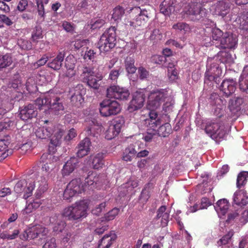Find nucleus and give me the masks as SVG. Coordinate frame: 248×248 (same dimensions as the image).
Listing matches in <instances>:
<instances>
[{
  "instance_id": "49530a36",
  "label": "nucleus",
  "mask_w": 248,
  "mask_h": 248,
  "mask_svg": "<svg viewBox=\"0 0 248 248\" xmlns=\"http://www.w3.org/2000/svg\"><path fill=\"white\" fill-rule=\"evenodd\" d=\"M233 235L232 232H229L226 235L223 236L218 242V246H222L221 248H229V246H226V245L229 244V242L232 236Z\"/></svg>"
},
{
  "instance_id": "338daca9",
  "label": "nucleus",
  "mask_w": 248,
  "mask_h": 248,
  "mask_svg": "<svg viewBox=\"0 0 248 248\" xmlns=\"http://www.w3.org/2000/svg\"><path fill=\"white\" fill-rule=\"evenodd\" d=\"M120 75L119 70H112L109 74V79L112 81L115 82L117 81Z\"/></svg>"
},
{
  "instance_id": "4468645a",
  "label": "nucleus",
  "mask_w": 248,
  "mask_h": 248,
  "mask_svg": "<svg viewBox=\"0 0 248 248\" xmlns=\"http://www.w3.org/2000/svg\"><path fill=\"white\" fill-rule=\"evenodd\" d=\"M144 92V90H140L134 93L133 98L128 108L130 112L137 110L143 107L145 97Z\"/></svg>"
},
{
  "instance_id": "f03ea898",
  "label": "nucleus",
  "mask_w": 248,
  "mask_h": 248,
  "mask_svg": "<svg viewBox=\"0 0 248 248\" xmlns=\"http://www.w3.org/2000/svg\"><path fill=\"white\" fill-rule=\"evenodd\" d=\"M163 103V109L166 111L171 109L173 101L169 95L166 89H155L151 91L148 95L147 108L149 109H157Z\"/></svg>"
},
{
  "instance_id": "412c9836",
  "label": "nucleus",
  "mask_w": 248,
  "mask_h": 248,
  "mask_svg": "<svg viewBox=\"0 0 248 248\" xmlns=\"http://www.w3.org/2000/svg\"><path fill=\"white\" fill-rule=\"evenodd\" d=\"M138 186V181L135 178H131L126 183L124 184L118 189L120 196H124L132 192L133 189Z\"/></svg>"
},
{
  "instance_id": "72a5a7b5",
  "label": "nucleus",
  "mask_w": 248,
  "mask_h": 248,
  "mask_svg": "<svg viewBox=\"0 0 248 248\" xmlns=\"http://www.w3.org/2000/svg\"><path fill=\"white\" fill-rule=\"evenodd\" d=\"M41 204V201L39 199L36 198L32 200L29 203H27L26 207L22 211V213L23 215H28L31 213L39 208Z\"/></svg>"
},
{
  "instance_id": "f704fd0d",
  "label": "nucleus",
  "mask_w": 248,
  "mask_h": 248,
  "mask_svg": "<svg viewBox=\"0 0 248 248\" xmlns=\"http://www.w3.org/2000/svg\"><path fill=\"white\" fill-rule=\"evenodd\" d=\"M236 24L241 30L248 31V12H245L235 20Z\"/></svg>"
},
{
  "instance_id": "9b49d317",
  "label": "nucleus",
  "mask_w": 248,
  "mask_h": 248,
  "mask_svg": "<svg viewBox=\"0 0 248 248\" xmlns=\"http://www.w3.org/2000/svg\"><path fill=\"white\" fill-rule=\"evenodd\" d=\"M35 187V178L31 176L27 180L19 181L14 187L15 192L18 194L23 193V198L27 199L32 194Z\"/></svg>"
},
{
  "instance_id": "aec40b11",
  "label": "nucleus",
  "mask_w": 248,
  "mask_h": 248,
  "mask_svg": "<svg viewBox=\"0 0 248 248\" xmlns=\"http://www.w3.org/2000/svg\"><path fill=\"white\" fill-rule=\"evenodd\" d=\"M236 84V81L233 79H224L221 83L220 90L228 97L234 92Z\"/></svg>"
},
{
  "instance_id": "a211bd4d",
  "label": "nucleus",
  "mask_w": 248,
  "mask_h": 248,
  "mask_svg": "<svg viewBox=\"0 0 248 248\" xmlns=\"http://www.w3.org/2000/svg\"><path fill=\"white\" fill-rule=\"evenodd\" d=\"M220 47L223 48H235L237 45V39L232 33L226 32L220 40Z\"/></svg>"
},
{
  "instance_id": "680f3d73",
  "label": "nucleus",
  "mask_w": 248,
  "mask_h": 248,
  "mask_svg": "<svg viewBox=\"0 0 248 248\" xmlns=\"http://www.w3.org/2000/svg\"><path fill=\"white\" fill-rule=\"evenodd\" d=\"M57 244L56 243L55 238H47L46 243L43 245L42 248H56Z\"/></svg>"
},
{
  "instance_id": "f3484780",
  "label": "nucleus",
  "mask_w": 248,
  "mask_h": 248,
  "mask_svg": "<svg viewBox=\"0 0 248 248\" xmlns=\"http://www.w3.org/2000/svg\"><path fill=\"white\" fill-rule=\"evenodd\" d=\"M85 89L81 84H78L70 90L71 101L76 105H81L84 101L83 95L85 94Z\"/></svg>"
},
{
  "instance_id": "13d9d810",
  "label": "nucleus",
  "mask_w": 248,
  "mask_h": 248,
  "mask_svg": "<svg viewBox=\"0 0 248 248\" xmlns=\"http://www.w3.org/2000/svg\"><path fill=\"white\" fill-rule=\"evenodd\" d=\"M14 123L9 119H5L3 122H0V131L10 129Z\"/></svg>"
},
{
  "instance_id": "8fccbe9b",
  "label": "nucleus",
  "mask_w": 248,
  "mask_h": 248,
  "mask_svg": "<svg viewBox=\"0 0 248 248\" xmlns=\"http://www.w3.org/2000/svg\"><path fill=\"white\" fill-rule=\"evenodd\" d=\"M248 177V172L243 171L240 172L237 176L236 185L238 188H240L242 186L245 185L247 179Z\"/></svg>"
},
{
  "instance_id": "5fc2aeb1",
  "label": "nucleus",
  "mask_w": 248,
  "mask_h": 248,
  "mask_svg": "<svg viewBox=\"0 0 248 248\" xmlns=\"http://www.w3.org/2000/svg\"><path fill=\"white\" fill-rule=\"evenodd\" d=\"M76 60L73 55H69L65 59V66L66 68H75Z\"/></svg>"
},
{
  "instance_id": "58836bf2",
  "label": "nucleus",
  "mask_w": 248,
  "mask_h": 248,
  "mask_svg": "<svg viewBox=\"0 0 248 248\" xmlns=\"http://www.w3.org/2000/svg\"><path fill=\"white\" fill-rule=\"evenodd\" d=\"M137 151L132 145L125 148L123 155V160L128 162L131 161L136 155Z\"/></svg>"
},
{
  "instance_id": "393cba45",
  "label": "nucleus",
  "mask_w": 248,
  "mask_h": 248,
  "mask_svg": "<svg viewBox=\"0 0 248 248\" xmlns=\"http://www.w3.org/2000/svg\"><path fill=\"white\" fill-rule=\"evenodd\" d=\"M53 126H35L34 133L37 138L40 139H46L52 134Z\"/></svg>"
},
{
  "instance_id": "c756f323",
  "label": "nucleus",
  "mask_w": 248,
  "mask_h": 248,
  "mask_svg": "<svg viewBox=\"0 0 248 248\" xmlns=\"http://www.w3.org/2000/svg\"><path fill=\"white\" fill-rule=\"evenodd\" d=\"M65 54L63 52H59L55 58L49 60L47 63L48 67L55 70L60 69Z\"/></svg>"
},
{
  "instance_id": "6e6d98bb",
  "label": "nucleus",
  "mask_w": 248,
  "mask_h": 248,
  "mask_svg": "<svg viewBox=\"0 0 248 248\" xmlns=\"http://www.w3.org/2000/svg\"><path fill=\"white\" fill-rule=\"evenodd\" d=\"M224 33L218 28H215L212 30V38L213 40L218 41L220 43V40L223 37Z\"/></svg>"
},
{
  "instance_id": "e2e57ef3",
  "label": "nucleus",
  "mask_w": 248,
  "mask_h": 248,
  "mask_svg": "<svg viewBox=\"0 0 248 248\" xmlns=\"http://www.w3.org/2000/svg\"><path fill=\"white\" fill-rule=\"evenodd\" d=\"M105 202H103L99 204H97L95 207L92 209V212L93 214L98 216L101 213L103 210L105 209Z\"/></svg>"
},
{
  "instance_id": "ddd939ff",
  "label": "nucleus",
  "mask_w": 248,
  "mask_h": 248,
  "mask_svg": "<svg viewBox=\"0 0 248 248\" xmlns=\"http://www.w3.org/2000/svg\"><path fill=\"white\" fill-rule=\"evenodd\" d=\"M129 95V91L126 88L117 85L110 86L107 90V96L109 98L124 100L128 99Z\"/></svg>"
},
{
  "instance_id": "4c0bfd02",
  "label": "nucleus",
  "mask_w": 248,
  "mask_h": 248,
  "mask_svg": "<svg viewBox=\"0 0 248 248\" xmlns=\"http://www.w3.org/2000/svg\"><path fill=\"white\" fill-rule=\"evenodd\" d=\"M9 143L8 140H0V160L5 159L12 154V151L8 149Z\"/></svg>"
},
{
  "instance_id": "864d4df0",
  "label": "nucleus",
  "mask_w": 248,
  "mask_h": 248,
  "mask_svg": "<svg viewBox=\"0 0 248 248\" xmlns=\"http://www.w3.org/2000/svg\"><path fill=\"white\" fill-rule=\"evenodd\" d=\"M43 37L42 31L40 27H36L32 33L31 38L33 42H37Z\"/></svg>"
},
{
  "instance_id": "0eeeda50",
  "label": "nucleus",
  "mask_w": 248,
  "mask_h": 248,
  "mask_svg": "<svg viewBox=\"0 0 248 248\" xmlns=\"http://www.w3.org/2000/svg\"><path fill=\"white\" fill-rule=\"evenodd\" d=\"M183 12L193 21L199 20L207 16V11L201 4L190 0L183 5Z\"/></svg>"
},
{
  "instance_id": "79ce46f5",
  "label": "nucleus",
  "mask_w": 248,
  "mask_h": 248,
  "mask_svg": "<svg viewBox=\"0 0 248 248\" xmlns=\"http://www.w3.org/2000/svg\"><path fill=\"white\" fill-rule=\"evenodd\" d=\"M218 57L222 63L231 64L234 62V58L232 55L227 51H220L218 53Z\"/></svg>"
},
{
  "instance_id": "7c9ffc66",
  "label": "nucleus",
  "mask_w": 248,
  "mask_h": 248,
  "mask_svg": "<svg viewBox=\"0 0 248 248\" xmlns=\"http://www.w3.org/2000/svg\"><path fill=\"white\" fill-rule=\"evenodd\" d=\"M62 215H54L50 217V222L54 224V232L59 233L62 232L65 226V223L62 220Z\"/></svg>"
},
{
  "instance_id": "a878e982",
  "label": "nucleus",
  "mask_w": 248,
  "mask_h": 248,
  "mask_svg": "<svg viewBox=\"0 0 248 248\" xmlns=\"http://www.w3.org/2000/svg\"><path fill=\"white\" fill-rule=\"evenodd\" d=\"M91 141L89 138H86L78 144L77 154L78 157H82L87 155L90 151Z\"/></svg>"
},
{
  "instance_id": "39448f33",
  "label": "nucleus",
  "mask_w": 248,
  "mask_h": 248,
  "mask_svg": "<svg viewBox=\"0 0 248 248\" xmlns=\"http://www.w3.org/2000/svg\"><path fill=\"white\" fill-rule=\"evenodd\" d=\"M88 208V201H80L65 208L63 210L62 216L69 220H78L86 217Z\"/></svg>"
},
{
  "instance_id": "2f4dec72",
  "label": "nucleus",
  "mask_w": 248,
  "mask_h": 248,
  "mask_svg": "<svg viewBox=\"0 0 248 248\" xmlns=\"http://www.w3.org/2000/svg\"><path fill=\"white\" fill-rule=\"evenodd\" d=\"M233 202L237 205L244 206L248 203V197L244 191L238 190L233 194Z\"/></svg>"
},
{
  "instance_id": "774afa93",
  "label": "nucleus",
  "mask_w": 248,
  "mask_h": 248,
  "mask_svg": "<svg viewBox=\"0 0 248 248\" xmlns=\"http://www.w3.org/2000/svg\"><path fill=\"white\" fill-rule=\"evenodd\" d=\"M139 77L141 79L146 78L149 76V72L144 67H140L138 69Z\"/></svg>"
},
{
  "instance_id": "052dcab7",
  "label": "nucleus",
  "mask_w": 248,
  "mask_h": 248,
  "mask_svg": "<svg viewBox=\"0 0 248 248\" xmlns=\"http://www.w3.org/2000/svg\"><path fill=\"white\" fill-rule=\"evenodd\" d=\"M151 61L156 64H162L166 61V58L164 56L155 55L152 57Z\"/></svg>"
},
{
  "instance_id": "de8ad7c7",
  "label": "nucleus",
  "mask_w": 248,
  "mask_h": 248,
  "mask_svg": "<svg viewBox=\"0 0 248 248\" xmlns=\"http://www.w3.org/2000/svg\"><path fill=\"white\" fill-rule=\"evenodd\" d=\"M172 28L175 30H178L183 33L189 32L190 30L189 26L184 22H178L173 24Z\"/></svg>"
},
{
  "instance_id": "3c124183",
  "label": "nucleus",
  "mask_w": 248,
  "mask_h": 248,
  "mask_svg": "<svg viewBox=\"0 0 248 248\" xmlns=\"http://www.w3.org/2000/svg\"><path fill=\"white\" fill-rule=\"evenodd\" d=\"M12 62V57L7 54L1 57L0 56V69L9 66Z\"/></svg>"
},
{
  "instance_id": "9d476101",
  "label": "nucleus",
  "mask_w": 248,
  "mask_h": 248,
  "mask_svg": "<svg viewBox=\"0 0 248 248\" xmlns=\"http://www.w3.org/2000/svg\"><path fill=\"white\" fill-rule=\"evenodd\" d=\"M121 110L120 105L115 100L107 99L100 103L99 111L102 116L108 117L116 115Z\"/></svg>"
},
{
  "instance_id": "7ed1b4c3",
  "label": "nucleus",
  "mask_w": 248,
  "mask_h": 248,
  "mask_svg": "<svg viewBox=\"0 0 248 248\" xmlns=\"http://www.w3.org/2000/svg\"><path fill=\"white\" fill-rule=\"evenodd\" d=\"M96 174L92 173L89 175L85 180L84 185H82L80 179L72 180L67 185L63 192V198L65 200H69L72 197L81 193L85 190L86 187L92 186L94 183L96 184L98 181V177L96 178Z\"/></svg>"
},
{
  "instance_id": "6ab92c4d",
  "label": "nucleus",
  "mask_w": 248,
  "mask_h": 248,
  "mask_svg": "<svg viewBox=\"0 0 248 248\" xmlns=\"http://www.w3.org/2000/svg\"><path fill=\"white\" fill-rule=\"evenodd\" d=\"M32 177L35 178V181L37 180V183H38V185L34 195L36 198L40 199L47 189L46 180L42 176H37L35 174H33Z\"/></svg>"
},
{
  "instance_id": "c9c22d12",
  "label": "nucleus",
  "mask_w": 248,
  "mask_h": 248,
  "mask_svg": "<svg viewBox=\"0 0 248 248\" xmlns=\"http://www.w3.org/2000/svg\"><path fill=\"white\" fill-rule=\"evenodd\" d=\"M174 0H164L160 5V12L164 15H169L174 11Z\"/></svg>"
},
{
  "instance_id": "423d86ee",
  "label": "nucleus",
  "mask_w": 248,
  "mask_h": 248,
  "mask_svg": "<svg viewBox=\"0 0 248 248\" xmlns=\"http://www.w3.org/2000/svg\"><path fill=\"white\" fill-rule=\"evenodd\" d=\"M103 78L102 74L98 69L89 67H84L80 75L83 82L86 83L90 87L96 90L99 89Z\"/></svg>"
},
{
  "instance_id": "bf43d9fd",
  "label": "nucleus",
  "mask_w": 248,
  "mask_h": 248,
  "mask_svg": "<svg viewBox=\"0 0 248 248\" xmlns=\"http://www.w3.org/2000/svg\"><path fill=\"white\" fill-rule=\"evenodd\" d=\"M119 209L118 208H114L111 211L108 212L105 215V217L106 220L108 221L113 220L115 217L118 214Z\"/></svg>"
},
{
  "instance_id": "bb28decb",
  "label": "nucleus",
  "mask_w": 248,
  "mask_h": 248,
  "mask_svg": "<svg viewBox=\"0 0 248 248\" xmlns=\"http://www.w3.org/2000/svg\"><path fill=\"white\" fill-rule=\"evenodd\" d=\"M229 207L228 201L225 199L217 201L214 206L215 209L219 217H223L227 212Z\"/></svg>"
},
{
  "instance_id": "f257e3e1",
  "label": "nucleus",
  "mask_w": 248,
  "mask_h": 248,
  "mask_svg": "<svg viewBox=\"0 0 248 248\" xmlns=\"http://www.w3.org/2000/svg\"><path fill=\"white\" fill-rule=\"evenodd\" d=\"M61 94L49 91L45 94L44 98H37L33 104L25 106L20 111V118L26 121L35 117L37 115V109L51 110L52 113L59 114L62 113L64 107L61 98Z\"/></svg>"
},
{
  "instance_id": "c85d7f7f",
  "label": "nucleus",
  "mask_w": 248,
  "mask_h": 248,
  "mask_svg": "<svg viewBox=\"0 0 248 248\" xmlns=\"http://www.w3.org/2000/svg\"><path fill=\"white\" fill-rule=\"evenodd\" d=\"M170 210L167 209L166 206H161L157 211L156 218L157 219L161 218L160 222L162 227H165L167 225L169 222Z\"/></svg>"
},
{
  "instance_id": "20e7f679",
  "label": "nucleus",
  "mask_w": 248,
  "mask_h": 248,
  "mask_svg": "<svg viewBox=\"0 0 248 248\" xmlns=\"http://www.w3.org/2000/svg\"><path fill=\"white\" fill-rule=\"evenodd\" d=\"M132 5H135V7L130 8L127 11L129 14H138L136 18L133 20H129V19L125 18L124 21V24L129 28H136L139 26H144L148 21L151 14V11L153 10V7L148 5L145 8H141L138 5V3L131 2Z\"/></svg>"
},
{
  "instance_id": "2eb2a0df",
  "label": "nucleus",
  "mask_w": 248,
  "mask_h": 248,
  "mask_svg": "<svg viewBox=\"0 0 248 248\" xmlns=\"http://www.w3.org/2000/svg\"><path fill=\"white\" fill-rule=\"evenodd\" d=\"M210 99L212 105L214 106V115L221 117L224 113L226 101L221 99L216 93L211 95Z\"/></svg>"
},
{
  "instance_id": "b1692460",
  "label": "nucleus",
  "mask_w": 248,
  "mask_h": 248,
  "mask_svg": "<svg viewBox=\"0 0 248 248\" xmlns=\"http://www.w3.org/2000/svg\"><path fill=\"white\" fill-rule=\"evenodd\" d=\"M79 161L76 157H71L63 165L62 170L63 176H68L71 174L77 167Z\"/></svg>"
},
{
  "instance_id": "1a4fd4ad",
  "label": "nucleus",
  "mask_w": 248,
  "mask_h": 248,
  "mask_svg": "<svg viewBox=\"0 0 248 248\" xmlns=\"http://www.w3.org/2000/svg\"><path fill=\"white\" fill-rule=\"evenodd\" d=\"M205 132L213 139H223L227 130L224 124L218 119L209 121L205 128Z\"/></svg>"
},
{
  "instance_id": "69168bd1",
  "label": "nucleus",
  "mask_w": 248,
  "mask_h": 248,
  "mask_svg": "<svg viewBox=\"0 0 248 248\" xmlns=\"http://www.w3.org/2000/svg\"><path fill=\"white\" fill-rule=\"evenodd\" d=\"M168 77L169 80L171 81H174L176 80L178 78V74L176 69L172 70L169 69V71H168Z\"/></svg>"
},
{
  "instance_id": "c03bdc74",
  "label": "nucleus",
  "mask_w": 248,
  "mask_h": 248,
  "mask_svg": "<svg viewBox=\"0 0 248 248\" xmlns=\"http://www.w3.org/2000/svg\"><path fill=\"white\" fill-rule=\"evenodd\" d=\"M134 59L132 57H127L125 60V66L127 72L128 73L133 74L136 71V68L134 65Z\"/></svg>"
},
{
  "instance_id": "a19ab883",
  "label": "nucleus",
  "mask_w": 248,
  "mask_h": 248,
  "mask_svg": "<svg viewBox=\"0 0 248 248\" xmlns=\"http://www.w3.org/2000/svg\"><path fill=\"white\" fill-rule=\"evenodd\" d=\"M103 157V154L102 153H98L91 156L92 166L93 169H98L102 167L104 164Z\"/></svg>"
},
{
  "instance_id": "ea45409f",
  "label": "nucleus",
  "mask_w": 248,
  "mask_h": 248,
  "mask_svg": "<svg viewBox=\"0 0 248 248\" xmlns=\"http://www.w3.org/2000/svg\"><path fill=\"white\" fill-rule=\"evenodd\" d=\"M52 133H54V134L50 139V143L54 146H59L62 141L63 131L60 129L57 128L55 130L53 129Z\"/></svg>"
},
{
  "instance_id": "6e6552de",
  "label": "nucleus",
  "mask_w": 248,
  "mask_h": 248,
  "mask_svg": "<svg viewBox=\"0 0 248 248\" xmlns=\"http://www.w3.org/2000/svg\"><path fill=\"white\" fill-rule=\"evenodd\" d=\"M115 44L116 28L111 27L101 35L98 44V48L101 52H108L113 48Z\"/></svg>"
},
{
  "instance_id": "f8f14e48",
  "label": "nucleus",
  "mask_w": 248,
  "mask_h": 248,
  "mask_svg": "<svg viewBox=\"0 0 248 248\" xmlns=\"http://www.w3.org/2000/svg\"><path fill=\"white\" fill-rule=\"evenodd\" d=\"M212 59H208L207 69L205 74V82L207 80L217 81V78L221 75L222 70L217 63L212 62Z\"/></svg>"
},
{
  "instance_id": "e433bc0d",
  "label": "nucleus",
  "mask_w": 248,
  "mask_h": 248,
  "mask_svg": "<svg viewBox=\"0 0 248 248\" xmlns=\"http://www.w3.org/2000/svg\"><path fill=\"white\" fill-rule=\"evenodd\" d=\"M244 103V99L241 97H234L229 103V108L231 112L235 113L241 109V106Z\"/></svg>"
},
{
  "instance_id": "4be33fe9",
  "label": "nucleus",
  "mask_w": 248,
  "mask_h": 248,
  "mask_svg": "<svg viewBox=\"0 0 248 248\" xmlns=\"http://www.w3.org/2000/svg\"><path fill=\"white\" fill-rule=\"evenodd\" d=\"M58 158L51 154H44L41 157V162L43 163L42 168L43 170L48 171L54 167L53 162L56 161Z\"/></svg>"
},
{
  "instance_id": "cd10ccee",
  "label": "nucleus",
  "mask_w": 248,
  "mask_h": 248,
  "mask_svg": "<svg viewBox=\"0 0 248 248\" xmlns=\"http://www.w3.org/2000/svg\"><path fill=\"white\" fill-rule=\"evenodd\" d=\"M116 239V235L114 233H110L106 234L99 241L96 248H109L115 242Z\"/></svg>"
},
{
  "instance_id": "473e14b6",
  "label": "nucleus",
  "mask_w": 248,
  "mask_h": 248,
  "mask_svg": "<svg viewBox=\"0 0 248 248\" xmlns=\"http://www.w3.org/2000/svg\"><path fill=\"white\" fill-rule=\"evenodd\" d=\"M239 83L240 90L248 93V66L244 67L239 78Z\"/></svg>"
},
{
  "instance_id": "0e129e2a",
  "label": "nucleus",
  "mask_w": 248,
  "mask_h": 248,
  "mask_svg": "<svg viewBox=\"0 0 248 248\" xmlns=\"http://www.w3.org/2000/svg\"><path fill=\"white\" fill-rule=\"evenodd\" d=\"M95 57L96 52L93 50L90 49L86 51L84 58L85 60H90L93 61Z\"/></svg>"
},
{
  "instance_id": "4d7b16f0",
  "label": "nucleus",
  "mask_w": 248,
  "mask_h": 248,
  "mask_svg": "<svg viewBox=\"0 0 248 248\" xmlns=\"http://www.w3.org/2000/svg\"><path fill=\"white\" fill-rule=\"evenodd\" d=\"M105 134V138L108 140H110L117 136L119 133L110 125Z\"/></svg>"
},
{
  "instance_id": "dca6fc26",
  "label": "nucleus",
  "mask_w": 248,
  "mask_h": 248,
  "mask_svg": "<svg viewBox=\"0 0 248 248\" xmlns=\"http://www.w3.org/2000/svg\"><path fill=\"white\" fill-rule=\"evenodd\" d=\"M230 6V3L226 0L219 1L212 5L210 10L213 14L224 17L229 13Z\"/></svg>"
},
{
  "instance_id": "a18cd8bd",
  "label": "nucleus",
  "mask_w": 248,
  "mask_h": 248,
  "mask_svg": "<svg viewBox=\"0 0 248 248\" xmlns=\"http://www.w3.org/2000/svg\"><path fill=\"white\" fill-rule=\"evenodd\" d=\"M171 130L170 124L169 123H165L160 126L157 129L158 134L159 136L166 137L170 134Z\"/></svg>"
},
{
  "instance_id": "37998d69",
  "label": "nucleus",
  "mask_w": 248,
  "mask_h": 248,
  "mask_svg": "<svg viewBox=\"0 0 248 248\" xmlns=\"http://www.w3.org/2000/svg\"><path fill=\"white\" fill-rule=\"evenodd\" d=\"M124 13V9L123 7L118 5L113 9L111 18L114 21L119 22L121 20Z\"/></svg>"
},
{
  "instance_id": "09e8293b",
  "label": "nucleus",
  "mask_w": 248,
  "mask_h": 248,
  "mask_svg": "<svg viewBox=\"0 0 248 248\" xmlns=\"http://www.w3.org/2000/svg\"><path fill=\"white\" fill-rule=\"evenodd\" d=\"M124 124V118L123 117H118L114 120V122L110 125L119 134Z\"/></svg>"
},
{
  "instance_id": "603ef678",
  "label": "nucleus",
  "mask_w": 248,
  "mask_h": 248,
  "mask_svg": "<svg viewBox=\"0 0 248 248\" xmlns=\"http://www.w3.org/2000/svg\"><path fill=\"white\" fill-rule=\"evenodd\" d=\"M33 230L37 232L38 237L45 236L48 233V230L40 225L33 226Z\"/></svg>"
},
{
  "instance_id": "5701e85b",
  "label": "nucleus",
  "mask_w": 248,
  "mask_h": 248,
  "mask_svg": "<svg viewBox=\"0 0 248 248\" xmlns=\"http://www.w3.org/2000/svg\"><path fill=\"white\" fill-rule=\"evenodd\" d=\"M150 110L149 118L146 120L145 123L149 128L155 131L156 128L160 124V121L158 119H156L158 115L155 111L156 109Z\"/></svg>"
}]
</instances>
